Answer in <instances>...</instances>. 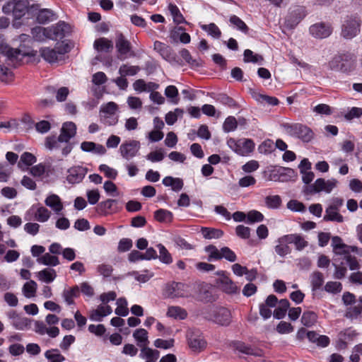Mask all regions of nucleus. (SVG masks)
Returning <instances> with one entry per match:
<instances>
[{
  "instance_id": "nucleus-1",
  "label": "nucleus",
  "mask_w": 362,
  "mask_h": 362,
  "mask_svg": "<svg viewBox=\"0 0 362 362\" xmlns=\"http://www.w3.org/2000/svg\"><path fill=\"white\" fill-rule=\"evenodd\" d=\"M336 255H343L342 257H338L334 259V262L332 265L334 267V278L336 279H342L346 276L347 265L350 270H357L360 268V264L358 262L357 258L355 256H352L349 254V251L346 248L337 249L333 250Z\"/></svg>"
},
{
  "instance_id": "nucleus-2",
  "label": "nucleus",
  "mask_w": 362,
  "mask_h": 362,
  "mask_svg": "<svg viewBox=\"0 0 362 362\" xmlns=\"http://www.w3.org/2000/svg\"><path fill=\"white\" fill-rule=\"evenodd\" d=\"M38 9V4L29 5L28 0H8L2 7L5 14H12L15 20L22 18L26 13H34Z\"/></svg>"
},
{
  "instance_id": "nucleus-3",
  "label": "nucleus",
  "mask_w": 362,
  "mask_h": 362,
  "mask_svg": "<svg viewBox=\"0 0 362 362\" xmlns=\"http://www.w3.org/2000/svg\"><path fill=\"white\" fill-rule=\"evenodd\" d=\"M356 64V57L351 53H344L335 55L328 62L330 69L334 71H340L342 72H349L354 69Z\"/></svg>"
},
{
  "instance_id": "nucleus-4",
  "label": "nucleus",
  "mask_w": 362,
  "mask_h": 362,
  "mask_svg": "<svg viewBox=\"0 0 362 362\" xmlns=\"http://www.w3.org/2000/svg\"><path fill=\"white\" fill-rule=\"evenodd\" d=\"M361 21L355 16H348L342 23L341 36L346 40H351L357 36L361 31Z\"/></svg>"
},
{
  "instance_id": "nucleus-5",
  "label": "nucleus",
  "mask_w": 362,
  "mask_h": 362,
  "mask_svg": "<svg viewBox=\"0 0 362 362\" xmlns=\"http://www.w3.org/2000/svg\"><path fill=\"white\" fill-rule=\"evenodd\" d=\"M337 181L335 179L325 180L323 178H318L315 182L309 185H305L303 188L305 194H313L322 191L326 193H330L336 187Z\"/></svg>"
},
{
  "instance_id": "nucleus-6",
  "label": "nucleus",
  "mask_w": 362,
  "mask_h": 362,
  "mask_svg": "<svg viewBox=\"0 0 362 362\" xmlns=\"http://www.w3.org/2000/svg\"><path fill=\"white\" fill-rule=\"evenodd\" d=\"M228 146L237 154L246 156L254 151L255 143L250 139H240L235 140L230 138L227 141Z\"/></svg>"
},
{
  "instance_id": "nucleus-7",
  "label": "nucleus",
  "mask_w": 362,
  "mask_h": 362,
  "mask_svg": "<svg viewBox=\"0 0 362 362\" xmlns=\"http://www.w3.org/2000/svg\"><path fill=\"white\" fill-rule=\"evenodd\" d=\"M284 127L288 134L291 136L298 137L303 142H309L313 139V132L310 128L305 125L301 124H286Z\"/></svg>"
},
{
  "instance_id": "nucleus-8",
  "label": "nucleus",
  "mask_w": 362,
  "mask_h": 362,
  "mask_svg": "<svg viewBox=\"0 0 362 362\" xmlns=\"http://www.w3.org/2000/svg\"><path fill=\"white\" fill-rule=\"evenodd\" d=\"M187 288V286L183 283L173 281L165 286L163 294L170 298H185L188 296Z\"/></svg>"
},
{
  "instance_id": "nucleus-9",
  "label": "nucleus",
  "mask_w": 362,
  "mask_h": 362,
  "mask_svg": "<svg viewBox=\"0 0 362 362\" xmlns=\"http://www.w3.org/2000/svg\"><path fill=\"white\" fill-rule=\"evenodd\" d=\"M115 47L118 52V58L119 59H125L128 57L134 56L132 51V45L130 42L126 39L124 35L119 33L117 35L115 40Z\"/></svg>"
},
{
  "instance_id": "nucleus-10",
  "label": "nucleus",
  "mask_w": 362,
  "mask_h": 362,
  "mask_svg": "<svg viewBox=\"0 0 362 362\" xmlns=\"http://www.w3.org/2000/svg\"><path fill=\"white\" fill-rule=\"evenodd\" d=\"M216 274L220 277L216 279V285L226 293L233 294L237 293L238 288L236 284L226 274L224 271H218Z\"/></svg>"
},
{
  "instance_id": "nucleus-11",
  "label": "nucleus",
  "mask_w": 362,
  "mask_h": 362,
  "mask_svg": "<svg viewBox=\"0 0 362 362\" xmlns=\"http://www.w3.org/2000/svg\"><path fill=\"white\" fill-rule=\"evenodd\" d=\"M48 38L54 40H62L70 33V26L64 21H59L54 25L49 27Z\"/></svg>"
},
{
  "instance_id": "nucleus-12",
  "label": "nucleus",
  "mask_w": 362,
  "mask_h": 362,
  "mask_svg": "<svg viewBox=\"0 0 362 362\" xmlns=\"http://www.w3.org/2000/svg\"><path fill=\"white\" fill-rule=\"evenodd\" d=\"M310 35L318 39H323L329 37L332 33V27L329 23H317L310 27Z\"/></svg>"
},
{
  "instance_id": "nucleus-13",
  "label": "nucleus",
  "mask_w": 362,
  "mask_h": 362,
  "mask_svg": "<svg viewBox=\"0 0 362 362\" xmlns=\"http://www.w3.org/2000/svg\"><path fill=\"white\" fill-rule=\"evenodd\" d=\"M140 148V143L136 140L124 142L119 147L121 156L129 160L134 157Z\"/></svg>"
},
{
  "instance_id": "nucleus-14",
  "label": "nucleus",
  "mask_w": 362,
  "mask_h": 362,
  "mask_svg": "<svg viewBox=\"0 0 362 362\" xmlns=\"http://www.w3.org/2000/svg\"><path fill=\"white\" fill-rule=\"evenodd\" d=\"M187 339L189 346L194 351L199 352L206 347V342L199 332H189Z\"/></svg>"
},
{
  "instance_id": "nucleus-15",
  "label": "nucleus",
  "mask_w": 362,
  "mask_h": 362,
  "mask_svg": "<svg viewBox=\"0 0 362 362\" xmlns=\"http://www.w3.org/2000/svg\"><path fill=\"white\" fill-rule=\"evenodd\" d=\"M212 317L214 322L222 326H228L231 322L230 311L223 307L214 310Z\"/></svg>"
},
{
  "instance_id": "nucleus-16",
  "label": "nucleus",
  "mask_w": 362,
  "mask_h": 362,
  "mask_svg": "<svg viewBox=\"0 0 362 362\" xmlns=\"http://www.w3.org/2000/svg\"><path fill=\"white\" fill-rule=\"evenodd\" d=\"M277 303V297L271 294L267 298L264 303L259 305V315L264 318V320H267L272 316V313L270 308H275Z\"/></svg>"
},
{
  "instance_id": "nucleus-17",
  "label": "nucleus",
  "mask_w": 362,
  "mask_h": 362,
  "mask_svg": "<svg viewBox=\"0 0 362 362\" xmlns=\"http://www.w3.org/2000/svg\"><path fill=\"white\" fill-rule=\"evenodd\" d=\"M87 173V169L82 166H74L68 170L67 181L71 184L81 182Z\"/></svg>"
},
{
  "instance_id": "nucleus-18",
  "label": "nucleus",
  "mask_w": 362,
  "mask_h": 362,
  "mask_svg": "<svg viewBox=\"0 0 362 362\" xmlns=\"http://www.w3.org/2000/svg\"><path fill=\"white\" fill-rule=\"evenodd\" d=\"M76 134V126L72 122H67L63 124L61 129L59 140L68 143Z\"/></svg>"
},
{
  "instance_id": "nucleus-19",
  "label": "nucleus",
  "mask_w": 362,
  "mask_h": 362,
  "mask_svg": "<svg viewBox=\"0 0 362 362\" xmlns=\"http://www.w3.org/2000/svg\"><path fill=\"white\" fill-rule=\"evenodd\" d=\"M154 49L160 54V55L167 61H173L175 59V54L173 49L168 45L160 42L156 41L153 44Z\"/></svg>"
},
{
  "instance_id": "nucleus-20",
  "label": "nucleus",
  "mask_w": 362,
  "mask_h": 362,
  "mask_svg": "<svg viewBox=\"0 0 362 362\" xmlns=\"http://www.w3.org/2000/svg\"><path fill=\"white\" fill-rule=\"evenodd\" d=\"M305 16L306 11L305 8L303 6H298L293 9L287 17V25L291 28L296 26Z\"/></svg>"
},
{
  "instance_id": "nucleus-21",
  "label": "nucleus",
  "mask_w": 362,
  "mask_h": 362,
  "mask_svg": "<svg viewBox=\"0 0 362 362\" xmlns=\"http://www.w3.org/2000/svg\"><path fill=\"white\" fill-rule=\"evenodd\" d=\"M35 12H36V21L40 24H47L57 18L54 11L49 8L40 9L38 6V9Z\"/></svg>"
},
{
  "instance_id": "nucleus-22",
  "label": "nucleus",
  "mask_w": 362,
  "mask_h": 362,
  "mask_svg": "<svg viewBox=\"0 0 362 362\" xmlns=\"http://www.w3.org/2000/svg\"><path fill=\"white\" fill-rule=\"evenodd\" d=\"M234 348L239 352H241L247 355H251L257 357H261L263 356L262 350L252 347L250 345H247L246 344L241 341L235 342L234 344Z\"/></svg>"
},
{
  "instance_id": "nucleus-23",
  "label": "nucleus",
  "mask_w": 362,
  "mask_h": 362,
  "mask_svg": "<svg viewBox=\"0 0 362 362\" xmlns=\"http://www.w3.org/2000/svg\"><path fill=\"white\" fill-rule=\"evenodd\" d=\"M93 47L98 52H109L113 49V43L105 37H100L95 40Z\"/></svg>"
},
{
  "instance_id": "nucleus-24",
  "label": "nucleus",
  "mask_w": 362,
  "mask_h": 362,
  "mask_svg": "<svg viewBox=\"0 0 362 362\" xmlns=\"http://www.w3.org/2000/svg\"><path fill=\"white\" fill-rule=\"evenodd\" d=\"M317 319L318 315L316 313L311 310H305L302 315L300 321L305 327H311L317 323Z\"/></svg>"
},
{
  "instance_id": "nucleus-25",
  "label": "nucleus",
  "mask_w": 362,
  "mask_h": 362,
  "mask_svg": "<svg viewBox=\"0 0 362 362\" xmlns=\"http://www.w3.org/2000/svg\"><path fill=\"white\" fill-rule=\"evenodd\" d=\"M45 204L53 209L57 214L63 209V204L59 197L57 194H51L48 196L45 201Z\"/></svg>"
},
{
  "instance_id": "nucleus-26",
  "label": "nucleus",
  "mask_w": 362,
  "mask_h": 362,
  "mask_svg": "<svg viewBox=\"0 0 362 362\" xmlns=\"http://www.w3.org/2000/svg\"><path fill=\"white\" fill-rule=\"evenodd\" d=\"M133 337L136 341L138 346L142 348L146 346L149 344L148 339V332L142 328L137 329L133 333Z\"/></svg>"
},
{
  "instance_id": "nucleus-27",
  "label": "nucleus",
  "mask_w": 362,
  "mask_h": 362,
  "mask_svg": "<svg viewBox=\"0 0 362 362\" xmlns=\"http://www.w3.org/2000/svg\"><path fill=\"white\" fill-rule=\"evenodd\" d=\"M167 316L176 320H185L187 317V312L180 306H170L168 309Z\"/></svg>"
},
{
  "instance_id": "nucleus-28",
  "label": "nucleus",
  "mask_w": 362,
  "mask_h": 362,
  "mask_svg": "<svg viewBox=\"0 0 362 362\" xmlns=\"http://www.w3.org/2000/svg\"><path fill=\"white\" fill-rule=\"evenodd\" d=\"M139 356L146 361H157L160 356V352L146 346L141 348Z\"/></svg>"
},
{
  "instance_id": "nucleus-29",
  "label": "nucleus",
  "mask_w": 362,
  "mask_h": 362,
  "mask_svg": "<svg viewBox=\"0 0 362 362\" xmlns=\"http://www.w3.org/2000/svg\"><path fill=\"white\" fill-rule=\"evenodd\" d=\"M36 276L40 281L49 284L55 279L57 274L54 269L47 268L37 272Z\"/></svg>"
},
{
  "instance_id": "nucleus-30",
  "label": "nucleus",
  "mask_w": 362,
  "mask_h": 362,
  "mask_svg": "<svg viewBox=\"0 0 362 362\" xmlns=\"http://www.w3.org/2000/svg\"><path fill=\"white\" fill-rule=\"evenodd\" d=\"M154 218L160 223H170L173 219V215L170 211L160 209L154 212Z\"/></svg>"
},
{
  "instance_id": "nucleus-31",
  "label": "nucleus",
  "mask_w": 362,
  "mask_h": 362,
  "mask_svg": "<svg viewBox=\"0 0 362 362\" xmlns=\"http://www.w3.org/2000/svg\"><path fill=\"white\" fill-rule=\"evenodd\" d=\"M323 220L325 221L342 223L344 221V218L339 213V210H336L328 206L325 210V215L324 216Z\"/></svg>"
},
{
  "instance_id": "nucleus-32",
  "label": "nucleus",
  "mask_w": 362,
  "mask_h": 362,
  "mask_svg": "<svg viewBox=\"0 0 362 362\" xmlns=\"http://www.w3.org/2000/svg\"><path fill=\"white\" fill-rule=\"evenodd\" d=\"M168 10L173 17V22L177 24L186 23H188L185 21L183 15L181 13L179 8L173 4H170L168 5Z\"/></svg>"
},
{
  "instance_id": "nucleus-33",
  "label": "nucleus",
  "mask_w": 362,
  "mask_h": 362,
  "mask_svg": "<svg viewBox=\"0 0 362 362\" xmlns=\"http://www.w3.org/2000/svg\"><path fill=\"white\" fill-rule=\"evenodd\" d=\"M41 57L49 63L56 62L58 60L57 50L49 47H42L40 49Z\"/></svg>"
},
{
  "instance_id": "nucleus-34",
  "label": "nucleus",
  "mask_w": 362,
  "mask_h": 362,
  "mask_svg": "<svg viewBox=\"0 0 362 362\" xmlns=\"http://www.w3.org/2000/svg\"><path fill=\"white\" fill-rule=\"evenodd\" d=\"M134 90H156L159 88V85L154 82L146 83L142 79L136 80L134 83Z\"/></svg>"
},
{
  "instance_id": "nucleus-35",
  "label": "nucleus",
  "mask_w": 362,
  "mask_h": 362,
  "mask_svg": "<svg viewBox=\"0 0 362 362\" xmlns=\"http://www.w3.org/2000/svg\"><path fill=\"white\" fill-rule=\"evenodd\" d=\"M116 200L108 199L106 201L101 202L96 206V211L101 215H107L112 210V206L116 203Z\"/></svg>"
},
{
  "instance_id": "nucleus-36",
  "label": "nucleus",
  "mask_w": 362,
  "mask_h": 362,
  "mask_svg": "<svg viewBox=\"0 0 362 362\" xmlns=\"http://www.w3.org/2000/svg\"><path fill=\"white\" fill-rule=\"evenodd\" d=\"M230 23L237 30L240 32L247 34L249 32V28L245 23L235 15H232L229 18Z\"/></svg>"
},
{
  "instance_id": "nucleus-37",
  "label": "nucleus",
  "mask_w": 362,
  "mask_h": 362,
  "mask_svg": "<svg viewBox=\"0 0 362 362\" xmlns=\"http://www.w3.org/2000/svg\"><path fill=\"white\" fill-rule=\"evenodd\" d=\"M180 54L182 58L192 67H199L202 66V60L200 59H193L188 49L183 48L180 50Z\"/></svg>"
},
{
  "instance_id": "nucleus-38",
  "label": "nucleus",
  "mask_w": 362,
  "mask_h": 362,
  "mask_svg": "<svg viewBox=\"0 0 362 362\" xmlns=\"http://www.w3.org/2000/svg\"><path fill=\"white\" fill-rule=\"evenodd\" d=\"M251 93L252 98L261 103L275 105L279 103L276 98L261 94L260 92H251Z\"/></svg>"
},
{
  "instance_id": "nucleus-39",
  "label": "nucleus",
  "mask_w": 362,
  "mask_h": 362,
  "mask_svg": "<svg viewBox=\"0 0 362 362\" xmlns=\"http://www.w3.org/2000/svg\"><path fill=\"white\" fill-rule=\"evenodd\" d=\"M244 62L246 63H257L262 64L264 61V58L262 55L255 54L252 50L247 49L243 53Z\"/></svg>"
},
{
  "instance_id": "nucleus-40",
  "label": "nucleus",
  "mask_w": 362,
  "mask_h": 362,
  "mask_svg": "<svg viewBox=\"0 0 362 362\" xmlns=\"http://www.w3.org/2000/svg\"><path fill=\"white\" fill-rule=\"evenodd\" d=\"M79 294V288L78 286H75L70 289L64 290L62 296L68 305H72L74 303V298L78 297Z\"/></svg>"
},
{
  "instance_id": "nucleus-41",
  "label": "nucleus",
  "mask_w": 362,
  "mask_h": 362,
  "mask_svg": "<svg viewBox=\"0 0 362 362\" xmlns=\"http://www.w3.org/2000/svg\"><path fill=\"white\" fill-rule=\"evenodd\" d=\"M202 234L206 239L220 238L223 235V231L214 228H202Z\"/></svg>"
},
{
  "instance_id": "nucleus-42",
  "label": "nucleus",
  "mask_w": 362,
  "mask_h": 362,
  "mask_svg": "<svg viewBox=\"0 0 362 362\" xmlns=\"http://www.w3.org/2000/svg\"><path fill=\"white\" fill-rule=\"evenodd\" d=\"M31 34L33 38L37 41H44L46 38H48V34H49V27H35L31 30Z\"/></svg>"
},
{
  "instance_id": "nucleus-43",
  "label": "nucleus",
  "mask_w": 362,
  "mask_h": 362,
  "mask_svg": "<svg viewBox=\"0 0 362 362\" xmlns=\"http://www.w3.org/2000/svg\"><path fill=\"white\" fill-rule=\"evenodd\" d=\"M362 313V296L359 298L358 303L356 305L347 308L345 316L347 318H356Z\"/></svg>"
},
{
  "instance_id": "nucleus-44",
  "label": "nucleus",
  "mask_w": 362,
  "mask_h": 362,
  "mask_svg": "<svg viewBox=\"0 0 362 362\" xmlns=\"http://www.w3.org/2000/svg\"><path fill=\"white\" fill-rule=\"evenodd\" d=\"M117 307L115 313L118 316L125 317L129 314V309L127 308V301L124 298H119L117 300Z\"/></svg>"
},
{
  "instance_id": "nucleus-45",
  "label": "nucleus",
  "mask_w": 362,
  "mask_h": 362,
  "mask_svg": "<svg viewBox=\"0 0 362 362\" xmlns=\"http://www.w3.org/2000/svg\"><path fill=\"white\" fill-rule=\"evenodd\" d=\"M324 283L323 274L320 272H314L311 275V285L313 291L318 290Z\"/></svg>"
},
{
  "instance_id": "nucleus-46",
  "label": "nucleus",
  "mask_w": 362,
  "mask_h": 362,
  "mask_svg": "<svg viewBox=\"0 0 362 362\" xmlns=\"http://www.w3.org/2000/svg\"><path fill=\"white\" fill-rule=\"evenodd\" d=\"M201 28L214 38H219L221 35L220 29L214 23H211L208 25H201Z\"/></svg>"
},
{
  "instance_id": "nucleus-47",
  "label": "nucleus",
  "mask_w": 362,
  "mask_h": 362,
  "mask_svg": "<svg viewBox=\"0 0 362 362\" xmlns=\"http://www.w3.org/2000/svg\"><path fill=\"white\" fill-rule=\"evenodd\" d=\"M14 78L12 70L6 66H0V80L6 83H11Z\"/></svg>"
},
{
  "instance_id": "nucleus-48",
  "label": "nucleus",
  "mask_w": 362,
  "mask_h": 362,
  "mask_svg": "<svg viewBox=\"0 0 362 362\" xmlns=\"http://www.w3.org/2000/svg\"><path fill=\"white\" fill-rule=\"evenodd\" d=\"M38 262L48 266H57L59 264L57 257L51 255L49 253H45L41 257L38 258Z\"/></svg>"
},
{
  "instance_id": "nucleus-49",
  "label": "nucleus",
  "mask_w": 362,
  "mask_h": 362,
  "mask_svg": "<svg viewBox=\"0 0 362 362\" xmlns=\"http://www.w3.org/2000/svg\"><path fill=\"white\" fill-rule=\"evenodd\" d=\"M157 247L158 248L159 253H160V255L158 256L159 259L163 263H165L167 264H170L173 262V259H172L171 255L168 251V250L165 248V247L164 245H163L162 244H158Z\"/></svg>"
},
{
  "instance_id": "nucleus-50",
  "label": "nucleus",
  "mask_w": 362,
  "mask_h": 362,
  "mask_svg": "<svg viewBox=\"0 0 362 362\" xmlns=\"http://www.w3.org/2000/svg\"><path fill=\"white\" fill-rule=\"evenodd\" d=\"M139 70H140V68L137 66H130V65H127V64H122L119 67V73L122 76H134L139 72Z\"/></svg>"
},
{
  "instance_id": "nucleus-51",
  "label": "nucleus",
  "mask_w": 362,
  "mask_h": 362,
  "mask_svg": "<svg viewBox=\"0 0 362 362\" xmlns=\"http://www.w3.org/2000/svg\"><path fill=\"white\" fill-rule=\"evenodd\" d=\"M37 286L36 282L33 280L26 282L23 287V291L25 297L30 298L34 296L36 293Z\"/></svg>"
},
{
  "instance_id": "nucleus-52",
  "label": "nucleus",
  "mask_w": 362,
  "mask_h": 362,
  "mask_svg": "<svg viewBox=\"0 0 362 362\" xmlns=\"http://www.w3.org/2000/svg\"><path fill=\"white\" fill-rule=\"evenodd\" d=\"M281 203V199L279 195L267 196L265 198V204L269 209H278Z\"/></svg>"
},
{
  "instance_id": "nucleus-53",
  "label": "nucleus",
  "mask_w": 362,
  "mask_h": 362,
  "mask_svg": "<svg viewBox=\"0 0 362 362\" xmlns=\"http://www.w3.org/2000/svg\"><path fill=\"white\" fill-rule=\"evenodd\" d=\"M58 351V349L48 350L45 352V356L49 362H63L65 358Z\"/></svg>"
},
{
  "instance_id": "nucleus-54",
  "label": "nucleus",
  "mask_w": 362,
  "mask_h": 362,
  "mask_svg": "<svg viewBox=\"0 0 362 362\" xmlns=\"http://www.w3.org/2000/svg\"><path fill=\"white\" fill-rule=\"evenodd\" d=\"M36 157L29 152H25L21 156V159L18 163V166L21 168V163L26 166H30L36 162Z\"/></svg>"
},
{
  "instance_id": "nucleus-55",
  "label": "nucleus",
  "mask_w": 362,
  "mask_h": 362,
  "mask_svg": "<svg viewBox=\"0 0 362 362\" xmlns=\"http://www.w3.org/2000/svg\"><path fill=\"white\" fill-rule=\"evenodd\" d=\"M50 217V211L45 207H39L35 214V218L40 222H45Z\"/></svg>"
},
{
  "instance_id": "nucleus-56",
  "label": "nucleus",
  "mask_w": 362,
  "mask_h": 362,
  "mask_svg": "<svg viewBox=\"0 0 362 362\" xmlns=\"http://www.w3.org/2000/svg\"><path fill=\"white\" fill-rule=\"evenodd\" d=\"M31 320L27 317H18L14 321H12V325L17 329L23 330L30 324Z\"/></svg>"
},
{
  "instance_id": "nucleus-57",
  "label": "nucleus",
  "mask_w": 362,
  "mask_h": 362,
  "mask_svg": "<svg viewBox=\"0 0 362 362\" xmlns=\"http://www.w3.org/2000/svg\"><path fill=\"white\" fill-rule=\"evenodd\" d=\"M264 219V216L262 213L256 210H252L249 211L247 214V223H253L255 222L262 221Z\"/></svg>"
},
{
  "instance_id": "nucleus-58",
  "label": "nucleus",
  "mask_w": 362,
  "mask_h": 362,
  "mask_svg": "<svg viewBox=\"0 0 362 362\" xmlns=\"http://www.w3.org/2000/svg\"><path fill=\"white\" fill-rule=\"evenodd\" d=\"M238 126V122L236 119L233 116L228 117L223 124V129L224 132H230L232 131H234Z\"/></svg>"
},
{
  "instance_id": "nucleus-59",
  "label": "nucleus",
  "mask_w": 362,
  "mask_h": 362,
  "mask_svg": "<svg viewBox=\"0 0 362 362\" xmlns=\"http://www.w3.org/2000/svg\"><path fill=\"white\" fill-rule=\"evenodd\" d=\"M205 251L209 253V260L211 259H221V250H218L216 246L209 245L205 247Z\"/></svg>"
},
{
  "instance_id": "nucleus-60",
  "label": "nucleus",
  "mask_w": 362,
  "mask_h": 362,
  "mask_svg": "<svg viewBox=\"0 0 362 362\" xmlns=\"http://www.w3.org/2000/svg\"><path fill=\"white\" fill-rule=\"evenodd\" d=\"M47 171V166L43 163H39L30 168L29 173L33 176L40 177Z\"/></svg>"
},
{
  "instance_id": "nucleus-61",
  "label": "nucleus",
  "mask_w": 362,
  "mask_h": 362,
  "mask_svg": "<svg viewBox=\"0 0 362 362\" xmlns=\"http://www.w3.org/2000/svg\"><path fill=\"white\" fill-rule=\"evenodd\" d=\"M325 290L328 293H337L341 291L342 285L337 281H328L325 286Z\"/></svg>"
},
{
  "instance_id": "nucleus-62",
  "label": "nucleus",
  "mask_w": 362,
  "mask_h": 362,
  "mask_svg": "<svg viewBox=\"0 0 362 362\" xmlns=\"http://www.w3.org/2000/svg\"><path fill=\"white\" fill-rule=\"evenodd\" d=\"M217 100L222 104L228 105L230 107L234 108L238 106L237 102L233 98L229 97L225 93L219 94Z\"/></svg>"
},
{
  "instance_id": "nucleus-63",
  "label": "nucleus",
  "mask_w": 362,
  "mask_h": 362,
  "mask_svg": "<svg viewBox=\"0 0 362 362\" xmlns=\"http://www.w3.org/2000/svg\"><path fill=\"white\" fill-rule=\"evenodd\" d=\"M287 208L293 211L303 212L305 211V205L296 199L290 200L287 203Z\"/></svg>"
},
{
  "instance_id": "nucleus-64",
  "label": "nucleus",
  "mask_w": 362,
  "mask_h": 362,
  "mask_svg": "<svg viewBox=\"0 0 362 362\" xmlns=\"http://www.w3.org/2000/svg\"><path fill=\"white\" fill-rule=\"evenodd\" d=\"M276 329L279 334H287L293 331V327L289 322L281 321L277 325Z\"/></svg>"
}]
</instances>
